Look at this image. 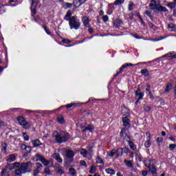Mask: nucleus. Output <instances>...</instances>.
<instances>
[{
    "mask_svg": "<svg viewBox=\"0 0 176 176\" xmlns=\"http://www.w3.org/2000/svg\"><path fill=\"white\" fill-rule=\"evenodd\" d=\"M53 137H54L55 140L58 144H63V142H67V141H68V140L71 138V135H69V133L64 131H61L60 132H54Z\"/></svg>",
    "mask_w": 176,
    "mask_h": 176,
    "instance_id": "f257e3e1",
    "label": "nucleus"
},
{
    "mask_svg": "<svg viewBox=\"0 0 176 176\" xmlns=\"http://www.w3.org/2000/svg\"><path fill=\"white\" fill-rule=\"evenodd\" d=\"M32 166L31 162H24L21 164L19 168L14 170L15 175L21 176V174H25L27 173H31L30 167Z\"/></svg>",
    "mask_w": 176,
    "mask_h": 176,
    "instance_id": "f03ea898",
    "label": "nucleus"
},
{
    "mask_svg": "<svg viewBox=\"0 0 176 176\" xmlns=\"http://www.w3.org/2000/svg\"><path fill=\"white\" fill-rule=\"evenodd\" d=\"M16 120L19 123L20 126H21L25 130H29L31 129V122H27L25 118L23 116H19L16 118Z\"/></svg>",
    "mask_w": 176,
    "mask_h": 176,
    "instance_id": "7ed1b4c3",
    "label": "nucleus"
},
{
    "mask_svg": "<svg viewBox=\"0 0 176 176\" xmlns=\"http://www.w3.org/2000/svg\"><path fill=\"white\" fill-rule=\"evenodd\" d=\"M144 164L152 174H156L157 170H156L155 167V161H153V160L150 159L144 160Z\"/></svg>",
    "mask_w": 176,
    "mask_h": 176,
    "instance_id": "20e7f679",
    "label": "nucleus"
},
{
    "mask_svg": "<svg viewBox=\"0 0 176 176\" xmlns=\"http://www.w3.org/2000/svg\"><path fill=\"white\" fill-rule=\"evenodd\" d=\"M69 25L71 30H79L80 28V22H79L75 16H72L69 21Z\"/></svg>",
    "mask_w": 176,
    "mask_h": 176,
    "instance_id": "39448f33",
    "label": "nucleus"
},
{
    "mask_svg": "<svg viewBox=\"0 0 176 176\" xmlns=\"http://www.w3.org/2000/svg\"><path fill=\"white\" fill-rule=\"evenodd\" d=\"M75 156V152L72 150L66 151V157L65 158V163L66 164H69V163H72V160H74V157Z\"/></svg>",
    "mask_w": 176,
    "mask_h": 176,
    "instance_id": "423d86ee",
    "label": "nucleus"
},
{
    "mask_svg": "<svg viewBox=\"0 0 176 176\" xmlns=\"http://www.w3.org/2000/svg\"><path fill=\"white\" fill-rule=\"evenodd\" d=\"M82 23L83 25L87 28H90V20L87 16L82 17Z\"/></svg>",
    "mask_w": 176,
    "mask_h": 176,
    "instance_id": "0eeeda50",
    "label": "nucleus"
},
{
    "mask_svg": "<svg viewBox=\"0 0 176 176\" xmlns=\"http://www.w3.org/2000/svg\"><path fill=\"white\" fill-rule=\"evenodd\" d=\"M52 157L55 159V160L57 161L58 163H63V158H61L58 153H54Z\"/></svg>",
    "mask_w": 176,
    "mask_h": 176,
    "instance_id": "6e6552de",
    "label": "nucleus"
},
{
    "mask_svg": "<svg viewBox=\"0 0 176 176\" xmlns=\"http://www.w3.org/2000/svg\"><path fill=\"white\" fill-rule=\"evenodd\" d=\"M150 9H157V3L156 0H151L149 4Z\"/></svg>",
    "mask_w": 176,
    "mask_h": 176,
    "instance_id": "1a4fd4ad",
    "label": "nucleus"
},
{
    "mask_svg": "<svg viewBox=\"0 0 176 176\" xmlns=\"http://www.w3.org/2000/svg\"><path fill=\"white\" fill-rule=\"evenodd\" d=\"M71 19H72V12L71 11V10H69L66 14V15L65 16L64 19L67 20V21H69V20H71Z\"/></svg>",
    "mask_w": 176,
    "mask_h": 176,
    "instance_id": "9d476101",
    "label": "nucleus"
},
{
    "mask_svg": "<svg viewBox=\"0 0 176 176\" xmlns=\"http://www.w3.org/2000/svg\"><path fill=\"white\" fill-rule=\"evenodd\" d=\"M16 160V155L14 154L9 155L7 157V162L8 163H12V162H14Z\"/></svg>",
    "mask_w": 176,
    "mask_h": 176,
    "instance_id": "9b49d317",
    "label": "nucleus"
},
{
    "mask_svg": "<svg viewBox=\"0 0 176 176\" xmlns=\"http://www.w3.org/2000/svg\"><path fill=\"white\" fill-rule=\"evenodd\" d=\"M135 96H138V100H142L144 97V92L141 93V89L140 88H138L135 91Z\"/></svg>",
    "mask_w": 176,
    "mask_h": 176,
    "instance_id": "f8f14e48",
    "label": "nucleus"
},
{
    "mask_svg": "<svg viewBox=\"0 0 176 176\" xmlns=\"http://www.w3.org/2000/svg\"><path fill=\"white\" fill-rule=\"evenodd\" d=\"M122 122L124 127L130 126V120H129L127 117H124L122 118Z\"/></svg>",
    "mask_w": 176,
    "mask_h": 176,
    "instance_id": "ddd939ff",
    "label": "nucleus"
},
{
    "mask_svg": "<svg viewBox=\"0 0 176 176\" xmlns=\"http://www.w3.org/2000/svg\"><path fill=\"white\" fill-rule=\"evenodd\" d=\"M122 113L125 116H129L130 115V110L126 107H124L122 109Z\"/></svg>",
    "mask_w": 176,
    "mask_h": 176,
    "instance_id": "4468645a",
    "label": "nucleus"
},
{
    "mask_svg": "<svg viewBox=\"0 0 176 176\" xmlns=\"http://www.w3.org/2000/svg\"><path fill=\"white\" fill-rule=\"evenodd\" d=\"M32 143H33V146L34 147L41 146V145H42V143H41V141L38 139L33 140Z\"/></svg>",
    "mask_w": 176,
    "mask_h": 176,
    "instance_id": "2eb2a0df",
    "label": "nucleus"
},
{
    "mask_svg": "<svg viewBox=\"0 0 176 176\" xmlns=\"http://www.w3.org/2000/svg\"><path fill=\"white\" fill-rule=\"evenodd\" d=\"M57 121L58 122V123H60V124H63V123L65 122V121L64 120V117H63V116L61 115L58 116Z\"/></svg>",
    "mask_w": 176,
    "mask_h": 176,
    "instance_id": "dca6fc26",
    "label": "nucleus"
},
{
    "mask_svg": "<svg viewBox=\"0 0 176 176\" xmlns=\"http://www.w3.org/2000/svg\"><path fill=\"white\" fill-rule=\"evenodd\" d=\"M105 171L107 174H110V175H115V170L112 168H107L105 169Z\"/></svg>",
    "mask_w": 176,
    "mask_h": 176,
    "instance_id": "f3484780",
    "label": "nucleus"
},
{
    "mask_svg": "<svg viewBox=\"0 0 176 176\" xmlns=\"http://www.w3.org/2000/svg\"><path fill=\"white\" fill-rule=\"evenodd\" d=\"M176 3L175 2H169L167 4V7L170 8V9H174L175 8Z\"/></svg>",
    "mask_w": 176,
    "mask_h": 176,
    "instance_id": "a211bd4d",
    "label": "nucleus"
},
{
    "mask_svg": "<svg viewBox=\"0 0 176 176\" xmlns=\"http://www.w3.org/2000/svg\"><path fill=\"white\" fill-rule=\"evenodd\" d=\"M6 170H9L10 171H12V170H14V168H13V164H9L8 163L6 165Z\"/></svg>",
    "mask_w": 176,
    "mask_h": 176,
    "instance_id": "6ab92c4d",
    "label": "nucleus"
},
{
    "mask_svg": "<svg viewBox=\"0 0 176 176\" xmlns=\"http://www.w3.org/2000/svg\"><path fill=\"white\" fill-rule=\"evenodd\" d=\"M172 88H173V85L171 83H168L165 88V92L168 93L170 91V89Z\"/></svg>",
    "mask_w": 176,
    "mask_h": 176,
    "instance_id": "aec40b11",
    "label": "nucleus"
},
{
    "mask_svg": "<svg viewBox=\"0 0 176 176\" xmlns=\"http://www.w3.org/2000/svg\"><path fill=\"white\" fill-rule=\"evenodd\" d=\"M124 163H125L127 167H133V163H131V161L130 160H124Z\"/></svg>",
    "mask_w": 176,
    "mask_h": 176,
    "instance_id": "412c9836",
    "label": "nucleus"
},
{
    "mask_svg": "<svg viewBox=\"0 0 176 176\" xmlns=\"http://www.w3.org/2000/svg\"><path fill=\"white\" fill-rule=\"evenodd\" d=\"M2 148L1 151H3V153H6V149L8 148V144L6 143H3L1 144Z\"/></svg>",
    "mask_w": 176,
    "mask_h": 176,
    "instance_id": "4be33fe9",
    "label": "nucleus"
},
{
    "mask_svg": "<svg viewBox=\"0 0 176 176\" xmlns=\"http://www.w3.org/2000/svg\"><path fill=\"white\" fill-rule=\"evenodd\" d=\"M70 175L75 176L76 175V170L73 168H69Z\"/></svg>",
    "mask_w": 176,
    "mask_h": 176,
    "instance_id": "5701e85b",
    "label": "nucleus"
},
{
    "mask_svg": "<svg viewBox=\"0 0 176 176\" xmlns=\"http://www.w3.org/2000/svg\"><path fill=\"white\" fill-rule=\"evenodd\" d=\"M25 156H27L28 153H30L31 151H32V148L30 146H28V147H26V149H25Z\"/></svg>",
    "mask_w": 176,
    "mask_h": 176,
    "instance_id": "b1692460",
    "label": "nucleus"
},
{
    "mask_svg": "<svg viewBox=\"0 0 176 176\" xmlns=\"http://www.w3.org/2000/svg\"><path fill=\"white\" fill-rule=\"evenodd\" d=\"M157 10H159L160 12H167V8H166V7L160 6L159 7H157Z\"/></svg>",
    "mask_w": 176,
    "mask_h": 176,
    "instance_id": "393cba45",
    "label": "nucleus"
},
{
    "mask_svg": "<svg viewBox=\"0 0 176 176\" xmlns=\"http://www.w3.org/2000/svg\"><path fill=\"white\" fill-rule=\"evenodd\" d=\"M80 154L84 156V157H86L87 156V150L85 148H82L80 151Z\"/></svg>",
    "mask_w": 176,
    "mask_h": 176,
    "instance_id": "a878e982",
    "label": "nucleus"
},
{
    "mask_svg": "<svg viewBox=\"0 0 176 176\" xmlns=\"http://www.w3.org/2000/svg\"><path fill=\"white\" fill-rule=\"evenodd\" d=\"M117 153V156H122V155H123V148H118L116 151Z\"/></svg>",
    "mask_w": 176,
    "mask_h": 176,
    "instance_id": "bb28decb",
    "label": "nucleus"
},
{
    "mask_svg": "<svg viewBox=\"0 0 176 176\" xmlns=\"http://www.w3.org/2000/svg\"><path fill=\"white\" fill-rule=\"evenodd\" d=\"M96 163L100 164H104V160L100 156H98L96 157Z\"/></svg>",
    "mask_w": 176,
    "mask_h": 176,
    "instance_id": "cd10ccee",
    "label": "nucleus"
},
{
    "mask_svg": "<svg viewBox=\"0 0 176 176\" xmlns=\"http://www.w3.org/2000/svg\"><path fill=\"white\" fill-rule=\"evenodd\" d=\"M74 5L75 8H79L82 4L80 3L79 0H74Z\"/></svg>",
    "mask_w": 176,
    "mask_h": 176,
    "instance_id": "c85d7f7f",
    "label": "nucleus"
},
{
    "mask_svg": "<svg viewBox=\"0 0 176 176\" xmlns=\"http://www.w3.org/2000/svg\"><path fill=\"white\" fill-rule=\"evenodd\" d=\"M41 163H43V164H44V166H48V164L50 163L49 161H47V160H46V158H43L41 160Z\"/></svg>",
    "mask_w": 176,
    "mask_h": 176,
    "instance_id": "c756f323",
    "label": "nucleus"
},
{
    "mask_svg": "<svg viewBox=\"0 0 176 176\" xmlns=\"http://www.w3.org/2000/svg\"><path fill=\"white\" fill-rule=\"evenodd\" d=\"M36 161H39V162H41L42 161V159H43V156H42L41 154H36Z\"/></svg>",
    "mask_w": 176,
    "mask_h": 176,
    "instance_id": "7c9ffc66",
    "label": "nucleus"
},
{
    "mask_svg": "<svg viewBox=\"0 0 176 176\" xmlns=\"http://www.w3.org/2000/svg\"><path fill=\"white\" fill-rule=\"evenodd\" d=\"M31 11H32V16L35 17V14H36V8H31Z\"/></svg>",
    "mask_w": 176,
    "mask_h": 176,
    "instance_id": "2f4dec72",
    "label": "nucleus"
},
{
    "mask_svg": "<svg viewBox=\"0 0 176 176\" xmlns=\"http://www.w3.org/2000/svg\"><path fill=\"white\" fill-rule=\"evenodd\" d=\"M126 130H127V129H126V128L122 129L121 132L120 133V135L121 138H123V137H124V133H126Z\"/></svg>",
    "mask_w": 176,
    "mask_h": 176,
    "instance_id": "473e14b6",
    "label": "nucleus"
},
{
    "mask_svg": "<svg viewBox=\"0 0 176 176\" xmlns=\"http://www.w3.org/2000/svg\"><path fill=\"white\" fill-rule=\"evenodd\" d=\"M129 144L131 149H132V151H135L136 147L135 146L134 143H133V142H129Z\"/></svg>",
    "mask_w": 176,
    "mask_h": 176,
    "instance_id": "72a5a7b5",
    "label": "nucleus"
},
{
    "mask_svg": "<svg viewBox=\"0 0 176 176\" xmlns=\"http://www.w3.org/2000/svg\"><path fill=\"white\" fill-rule=\"evenodd\" d=\"M12 165H13L12 167H13L14 170V168H19L20 166H21V164H20L19 162H14L12 164Z\"/></svg>",
    "mask_w": 176,
    "mask_h": 176,
    "instance_id": "f704fd0d",
    "label": "nucleus"
},
{
    "mask_svg": "<svg viewBox=\"0 0 176 176\" xmlns=\"http://www.w3.org/2000/svg\"><path fill=\"white\" fill-rule=\"evenodd\" d=\"M124 2V0H116L114 2V5H122Z\"/></svg>",
    "mask_w": 176,
    "mask_h": 176,
    "instance_id": "c9c22d12",
    "label": "nucleus"
},
{
    "mask_svg": "<svg viewBox=\"0 0 176 176\" xmlns=\"http://www.w3.org/2000/svg\"><path fill=\"white\" fill-rule=\"evenodd\" d=\"M72 107H76V103H70L66 105V108L67 109H70V108H72Z\"/></svg>",
    "mask_w": 176,
    "mask_h": 176,
    "instance_id": "e433bc0d",
    "label": "nucleus"
},
{
    "mask_svg": "<svg viewBox=\"0 0 176 176\" xmlns=\"http://www.w3.org/2000/svg\"><path fill=\"white\" fill-rule=\"evenodd\" d=\"M174 55H173V53L170 52L163 56V57H170L171 60L174 59L173 58Z\"/></svg>",
    "mask_w": 176,
    "mask_h": 176,
    "instance_id": "4c0bfd02",
    "label": "nucleus"
},
{
    "mask_svg": "<svg viewBox=\"0 0 176 176\" xmlns=\"http://www.w3.org/2000/svg\"><path fill=\"white\" fill-rule=\"evenodd\" d=\"M116 153V150L113 149L109 153V156H110L111 157H113V156H115V154Z\"/></svg>",
    "mask_w": 176,
    "mask_h": 176,
    "instance_id": "58836bf2",
    "label": "nucleus"
},
{
    "mask_svg": "<svg viewBox=\"0 0 176 176\" xmlns=\"http://www.w3.org/2000/svg\"><path fill=\"white\" fill-rule=\"evenodd\" d=\"M96 168L94 165L91 166V169L89 170L90 174H94V172L96 171Z\"/></svg>",
    "mask_w": 176,
    "mask_h": 176,
    "instance_id": "ea45409f",
    "label": "nucleus"
},
{
    "mask_svg": "<svg viewBox=\"0 0 176 176\" xmlns=\"http://www.w3.org/2000/svg\"><path fill=\"white\" fill-rule=\"evenodd\" d=\"M134 65L133 63H125L122 65V68H127V67H133Z\"/></svg>",
    "mask_w": 176,
    "mask_h": 176,
    "instance_id": "a19ab883",
    "label": "nucleus"
},
{
    "mask_svg": "<svg viewBox=\"0 0 176 176\" xmlns=\"http://www.w3.org/2000/svg\"><path fill=\"white\" fill-rule=\"evenodd\" d=\"M63 43H66L67 45L71 43V40L68 39V38H63L62 40Z\"/></svg>",
    "mask_w": 176,
    "mask_h": 176,
    "instance_id": "79ce46f5",
    "label": "nucleus"
},
{
    "mask_svg": "<svg viewBox=\"0 0 176 176\" xmlns=\"http://www.w3.org/2000/svg\"><path fill=\"white\" fill-rule=\"evenodd\" d=\"M141 74H142V75H145V74H147L145 75L146 76H148V75H149V74H148V70H147V69H142V70H141Z\"/></svg>",
    "mask_w": 176,
    "mask_h": 176,
    "instance_id": "37998d69",
    "label": "nucleus"
},
{
    "mask_svg": "<svg viewBox=\"0 0 176 176\" xmlns=\"http://www.w3.org/2000/svg\"><path fill=\"white\" fill-rule=\"evenodd\" d=\"M145 14L148 16V17H150L151 19L153 20V16H152V14L151 13V12H148V10H146Z\"/></svg>",
    "mask_w": 176,
    "mask_h": 176,
    "instance_id": "c03bdc74",
    "label": "nucleus"
},
{
    "mask_svg": "<svg viewBox=\"0 0 176 176\" xmlns=\"http://www.w3.org/2000/svg\"><path fill=\"white\" fill-rule=\"evenodd\" d=\"M144 146L146 148H149L151 146V140H148L144 143Z\"/></svg>",
    "mask_w": 176,
    "mask_h": 176,
    "instance_id": "a18cd8bd",
    "label": "nucleus"
},
{
    "mask_svg": "<svg viewBox=\"0 0 176 176\" xmlns=\"http://www.w3.org/2000/svg\"><path fill=\"white\" fill-rule=\"evenodd\" d=\"M44 173L47 175L50 174V168H49V166L45 167Z\"/></svg>",
    "mask_w": 176,
    "mask_h": 176,
    "instance_id": "49530a36",
    "label": "nucleus"
},
{
    "mask_svg": "<svg viewBox=\"0 0 176 176\" xmlns=\"http://www.w3.org/2000/svg\"><path fill=\"white\" fill-rule=\"evenodd\" d=\"M176 148V144H171L169 145V149L170 151H174V149H175Z\"/></svg>",
    "mask_w": 176,
    "mask_h": 176,
    "instance_id": "de8ad7c7",
    "label": "nucleus"
},
{
    "mask_svg": "<svg viewBox=\"0 0 176 176\" xmlns=\"http://www.w3.org/2000/svg\"><path fill=\"white\" fill-rule=\"evenodd\" d=\"M102 20H103L104 23H107V21H108V20H109L108 15L103 16Z\"/></svg>",
    "mask_w": 176,
    "mask_h": 176,
    "instance_id": "09e8293b",
    "label": "nucleus"
},
{
    "mask_svg": "<svg viewBox=\"0 0 176 176\" xmlns=\"http://www.w3.org/2000/svg\"><path fill=\"white\" fill-rule=\"evenodd\" d=\"M87 150H88L89 153H90V154L93 153V147H92V146H87Z\"/></svg>",
    "mask_w": 176,
    "mask_h": 176,
    "instance_id": "8fccbe9b",
    "label": "nucleus"
},
{
    "mask_svg": "<svg viewBox=\"0 0 176 176\" xmlns=\"http://www.w3.org/2000/svg\"><path fill=\"white\" fill-rule=\"evenodd\" d=\"M133 6H134V3L131 2L129 5V10L130 12H131V10H133Z\"/></svg>",
    "mask_w": 176,
    "mask_h": 176,
    "instance_id": "3c124183",
    "label": "nucleus"
},
{
    "mask_svg": "<svg viewBox=\"0 0 176 176\" xmlns=\"http://www.w3.org/2000/svg\"><path fill=\"white\" fill-rule=\"evenodd\" d=\"M23 135L25 141H28V140H30V138L28 136V135H27V133H25V132L23 133Z\"/></svg>",
    "mask_w": 176,
    "mask_h": 176,
    "instance_id": "603ef678",
    "label": "nucleus"
},
{
    "mask_svg": "<svg viewBox=\"0 0 176 176\" xmlns=\"http://www.w3.org/2000/svg\"><path fill=\"white\" fill-rule=\"evenodd\" d=\"M7 171L8 170L6 168L3 169L1 171V176H6Z\"/></svg>",
    "mask_w": 176,
    "mask_h": 176,
    "instance_id": "864d4df0",
    "label": "nucleus"
},
{
    "mask_svg": "<svg viewBox=\"0 0 176 176\" xmlns=\"http://www.w3.org/2000/svg\"><path fill=\"white\" fill-rule=\"evenodd\" d=\"M37 170H42L43 165L41 163L36 164Z\"/></svg>",
    "mask_w": 176,
    "mask_h": 176,
    "instance_id": "5fc2aeb1",
    "label": "nucleus"
},
{
    "mask_svg": "<svg viewBox=\"0 0 176 176\" xmlns=\"http://www.w3.org/2000/svg\"><path fill=\"white\" fill-rule=\"evenodd\" d=\"M56 173H58V174H60V175H63V174H64V171L61 168L58 169Z\"/></svg>",
    "mask_w": 176,
    "mask_h": 176,
    "instance_id": "6e6d98bb",
    "label": "nucleus"
},
{
    "mask_svg": "<svg viewBox=\"0 0 176 176\" xmlns=\"http://www.w3.org/2000/svg\"><path fill=\"white\" fill-rule=\"evenodd\" d=\"M27 147H28V146H26V145L24 144H22L21 145V148L22 151H25V149H27Z\"/></svg>",
    "mask_w": 176,
    "mask_h": 176,
    "instance_id": "4d7b16f0",
    "label": "nucleus"
},
{
    "mask_svg": "<svg viewBox=\"0 0 176 176\" xmlns=\"http://www.w3.org/2000/svg\"><path fill=\"white\" fill-rule=\"evenodd\" d=\"M124 140H126V141H127V142H131V141L130 140L131 139H130V137L129 136V135H126L125 136H124Z\"/></svg>",
    "mask_w": 176,
    "mask_h": 176,
    "instance_id": "13d9d810",
    "label": "nucleus"
},
{
    "mask_svg": "<svg viewBox=\"0 0 176 176\" xmlns=\"http://www.w3.org/2000/svg\"><path fill=\"white\" fill-rule=\"evenodd\" d=\"M27 113H37L38 111L32 110H26Z\"/></svg>",
    "mask_w": 176,
    "mask_h": 176,
    "instance_id": "bf43d9fd",
    "label": "nucleus"
},
{
    "mask_svg": "<svg viewBox=\"0 0 176 176\" xmlns=\"http://www.w3.org/2000/svg\"><path fill=\"white\" fill-rule=\"evenodd\" d=\"M132 36H133L134 38H136V39H141L142 38L140 35L134 34H132Z\"/></svg>",
    "mask_w": 176,
    "mask_h": 176,
    "instance_id": "052dcab7",
    "label": "nucleus"
},
{
    "mask_svg": "<svg viewBox=\"0 0 176 176\" xmlns=\"http://www.w3.org/2000/svg\"><path fill=\"white\" fill-rule=\"evenodd\" d=\"M86 129L89 130V131H91V133L93 132V130H94V129L92 126H87Z\"/></svg>",
    "mask_w": 176,
    "mask_h": 176,
    "instance_id": "680f3d73",
    "label": "nucleus"
},
{
    "mask_svg": "<svg viewBox=\"0 0 176 176\" xmlns=\"http://www.w3.org/2000/svg\"><path fill=\"white\" fill-rule=\"evenodd\" d=\"M144 111H146V112H149L151 111V107L148 106H146L144 107Z\"/></svg>",
    "mask_w": 176,
    "mask_h": 176,
    "instance_id": "e2e57ef3",
    "label": "nucleus"
},
{
    "mask_svg": "<svg viewBox=\"0 0 176 176\" xmlns=\"http://www.w3.org/2000/svg\"><path fill=\"white\" fill-rule=\"evenodd\" d=\"M116 21H117L118 24H119L120 25L123 24V21L121 19H118L116 20Z\"/></svg>",
    "mask_w": 176,
    "mask_h": 176,
    "instance_id": "0e129e2a",
    "label": "nucleus"
},
{
    "mask_svg": "<svg viewBox=\"0 0 176 176\" xmlns=\"http://www.w3.org/2000/svg\"><path fill=\"white\" fill-rule=\"evenodd\" d=\"M65 6H66V9L67 8H72V3H67Z\"/></svg>",
    "mask_w": 176,
    "mask_h": 176,
    "instance_id": "69168bd1",
    "label": "nucleus"
},
{
    "mask_svg": "<svg viewBox=\"0 0 176 176\" xmlns=\"http://www.w3.org/2000/svg\"><path fill=\"white\" fill-rule=\"evenodd\" d=\"M157 142H163V138H157Z\"/></svg>",
    "mask_w": 176,
    "mask_h": 176,
    "instance_id": "338daca9",
    "label": "nucleus"
},
{
    "mask_svg": "<svg viewBox=\"0 0 176 176\" xmlns=\"http://www.w3.org/2000/svg\"><path fill=\"white\" fill-rule=\"evenodd\" d=\"M175 25L173 23H169L168 24V28H175Z\"/></svg>",
    "mask_w": 176,
    "mask_h": 176,
    "instance_id": "774afa93",
    "label": "nucleus"
}]
</instances>
